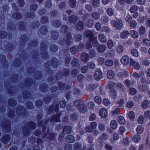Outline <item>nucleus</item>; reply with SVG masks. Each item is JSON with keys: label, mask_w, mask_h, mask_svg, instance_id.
Wrapping results in <instances>:
<instances>
[{"label": "nucleus", "mask_w": 150, "mask_h": 150, "mask_svg": "<svg viewBox=\"0 0 150 150\" xmlns=\"http://www.w3.org/2000/svg\"><path fill=\"white\" fill-rule=\"evenodd\" d=\"M86 36L89 37L90 40L86 44V49H89L91 48V42L93 46H96L98 45V42L97 40V37H93L92 32L91 31H88L86 32Z\"/></svg>", "instance_id": "1"}, {"label": "nucleus", "mask_w": 150, "mask_h": 150, "mask_svg": "<svg viewBox=\"0 0 150 150\" xmlns=\"http://www.w3.org/2000/svg\"><path fill=\"white\" fill-rule=\"evenodd\" d=\"M27 127L24 126L23 128V134L24 136H28L30 133V130L35 129L36 128V124L33 122H28Z\"/></svg>", "instance_id": "2"}, {"label": "nucleus", "mask_w": 150, "mask_h": 150, "mask_svg": "<svg viewBox=\"0 0 150 150\" xmlns=\"http://www.w3.org/2000/svg\"><path fill=\"white\" fill-rule=\"evenodd\" d=\"M74 106L78 109L80 112H83L84 111V105L80 99L76 100L74 102Z\"/></svg>", "instance_id": "3"}, {"label": "nucleus", "mask_w": 150, "mask_h": 150, "mask_svg": "<svg viewBox=\"0 0 150 150\" xmlns=\"http://www.w3.org/2000/svg\"><path fill=\"white\" fill-rule=\"evenodd\" d=\"M67 40L63 39L59 42V44L62 45H64L66 44L67 45H69L72 43L73 40L72 39L70 33H67Z\"/></svg>", "instance_id": "4"}, {"label": "nucleus", "mask_w": 150, "mask_h": 150, "mask_svg": "<svg viewBox=\"0 0 150 150\" xmlns=\"http://www.w3.org/2000/svg\"><path fill=\"white\" fill-rule=\"evenodd\" d=\"M111 24L117 29L121 28L123 26L122 21L121 20H117L116 21L112 20L111 21Z\"/></svg>", "instance_id": "5"}, {"label": "nucleus", "mask_w": 150, "mask_h": 150, "mask_svg": "<svg viewBox=\"0 0 150 150\" xmlns=\"http://www.w3.org/2000/svg\"><path fill=\"white\" fill-rule=\"evenodd\" d=\"M26 111L22 106H19L16 109V113L19 116H24L26 114Z\"/></svg>", "instance_id": "6"}, {"label": "nucleus", "mask_w": 150, "mask_h": 150, "mask_svg": "<svg viewBox=\"0 0 150 150\" xmlns=\"http://www.w3.org/2000/svg\"><path fill=\"white\" fill-rule=\"evenodd\" d=\"M3 130L6 132H9L10 129V122L8 121H6L5 123H1Z\"/></svg>", "instance_id": "7"}, {"label": "nucleus", "mask_w": 150, "mask_h": 150, "mask_svg": "<svg viewBox=\"0 0 150 150\" xmlns=\"http://www.w3.org/2000/svg\"><path fill=\"white\" fill-rule=\"evenodd\" d=\"M103 73L99 69H98L95 72L94 78L96 80H99L103 77Z\"/></svg>", "instance_id": "8"}, {"label": "nucleus", "mask_w": 150, "mask_h": 150, "mask_svg": "<svg viewBox=\"0 0 150 150\" xmlns=\"http://www.w3.org/2000/svg\"><path fill=\"white\" fill-rule=\"evenodd\" d=\"M129 58L128 56L125 55L120 59L121 63L124 65H127L129 63Z\"/></svg>", "instance_id": "9"}, {"label": "nucleus", "mask_w": 150, "mask_h": 150, "mask_svg": "<svg viewBox=\"0 0 150 150\" xmlns=\"http://www.w3.org/2000/svg\"><path fill=\"white\" fill-rule=\"evenodd\" d=\"M130 65L133 66L134 69H138L140 67V66L138 62L135 61L134 59L130 58Z\"/></svg>", "instance_id": "10"}, {"label": "nucleus", "mask_w": 150, "mask_h": 150, "mask_svg": "<svg viewBox=\"0 0 150 150\" xmlns=\"http://www.w3.org/2000/svg\"><path fill=\"white\" fill-rule=\"evenodd\" d=\"M99 114L101 117L105 118L108 115V112L107 110L103 108L100 110Z\"/></svg>", "instance_id": "11"}, {"label": "nucleus", "mask_w": 150, "mask_h": 150, "mask_svg": "<svg viewBox=\"0 0 150 150\" xmlns=\"http://www.w3.org/2000/svg\"><path fill=\"white\" fill-rule=\"evenodd\" d=\"M59 109V105L57 104L55 105V107L53 105H52L50 106V107L48 109V111L50 113L52 112L54 110H55V111L56 112H57Z\"/></svg>", "instance_id": "12"}, {"label": "nucleus", "mask_w": 150, "mask_h": 150, "mask_svg": "<svg viewBox=\"0 0 150 150\" xmlns=\"http://www.w3.org/2000/svg\"><path fill=\"white\" fill-rule=\"evenodd\" d=\"M109 96L113 99H115L117 97L116 91L113 89H111L109 93Z\"/></svg>", "instance_id": "13"}, {"label": "nucleus", "mask_w": 150, "mask_h": 150, "mask_svg": "<svg viewBox=\"0 0 150 150\" xmlns=\"http://www.w3.org/2000/svg\"><path fill=\"white\" fill-rule=\"evenodd\" d=\"M108 78L110 79H113L115 76V74L113 71L111 70L108 71L107 74Z\"/></svg>", "instance_id": "14"}, {"label": "nucleus", "mask_w": 150, "mask_h": 150, "mask_svg": "<svg viewBox=\"0 0 150 150\" xmlns=\"http://www.w3.org/2000/svg\"><path fill=\"white\" fill-rule=\"evenodd\" d=\"M138 31L140 35H144L146 32V28L144 27L141 26L139 27Z\"/></svg>", "instance_id": "15"}, {"label": "nucleus", "mask_w": 150, "mask_h": 150, "mask_svg": "<svg viewBox=\"0 0 150 150\" xmlns=\"http://www.w3.org/2000/svg\"><path fill=\"white\" fill-rule=\"evenodd\" d=\"M10 139V136L8 134H6L4 136H3L1 139V141L3 143L6 144L7 142Z\"/></svg>", "instance_id": "16"}, {"label": "nucleus", "mask_w": 150, "mask_h": 150, "mask_svg": "<svg viewBox=\"0 0 150 150\" xmlns=\"http://www.w3.org/2000/svg\"><path fill=\"white\" fill-rule=\"evenodd\" d=\"M52 5L51 0H47L45 2V7L46 8H50L52 7Z\"/></svg>", "instance_id": "17"}, {"label": "nucleus", "mask_w": 150, "mask_h": 150, "mask_svg": "<svg viewBox=\"0 0 150 150\" xmlns=\"http://www.w3.org/2000/svg\"><path fill=\"white\" fill-rule=\"evenodd\" d=\"M66 141L69 143L73 142L75 141L74 137L71 135H69L66 137Z\"/></svg>", "instance_id": "18"}, {"label": "nucleus", "mask_w": 150, "mask_h": 150, "mask_svg": "<svg viewBox=\"0 0 150 150\" xmlns=\"http://www.w3.org/2000/svg\"><path fill=\"white\" fill-rule=\"evenodd\" d=\"M124 50L123 46L121 45H118L116 47V50L119 54H121L123 52Z\"/></svg>", "instance_id": "19"}, {"label": "nucleus", "mask_w": 150, "mask_h": 150, "mask_svg": "<svg viewBox=\"0 0 150 150\" xmlns=\"http://www.w3.org/2000/svg\"><path fill=\"white\" fill-rule=\"evenodd\" d=\"M40 32L43 35H46L48 32L47 27L45 26L42 27L40 29Z\"/></svg>", "instance_id": "20"}, {"label": "nucleus", "mask_w": 150, "mask_h": 150, "mask_svg": "<svg viewBox=\"0 0 150 150\" xmlns=\"http://www.w3.org/2000/svg\"><path fill=\"white\" fill-rule=\"evenodd\" d=\"M130 34L132 38L134 39L137 38L139 34L135 30H132L130 32Z\"/></svg>", "instance_id": "21"}, {"label": "nucleus", "mask_w": 150, "mask_h": 150, "mask_svg": "<svg viewBox=\"0 0 150 150\" xmlns=\"http://www.w3.org/2000/svg\"><path fill=\"white\" fill-rule=\"evenodd\" d=\"M117 122L115 120H113L111 121L110 123V127L114 129L117 128Z\"/></svg>", "instance_id": "22"}, {"label": "nucleus", "mask_w": 150, "mask_h": 150, "mask_svg": "<svg viewBox=\"0 0 150 150\" xmlns=\"http://www.w3.org/2000/svg\"><path fill=\"white\" fill-rule=\"evenodd\" d=\"M42 117V115L39 114L37 117V119L38 120V124L40 126H42L43 127L44 129H46V128L45 127L43 123V122L42 121H40V120L41 119Z\"/></svg>", "instance_id": "23"}, {"label": "nucleus", "mask_w": 150, "mask_h": 150, "mask_svg": "<svg viewBox=\"0 0 150 150\" xmlns=\"http://www.w3.org/2000/svg\"><path fill=\"white\" fill-rule=\"evenodd\" d=\"M96 87L94 85H89L86 87V90L88 92H92L96 88Z\"/></svg>", "instance_id": "24"}, {"label": "nucleus", "mask_w": 150, "mask_h": 150, "mask_svg": "<svg viewBox=\"0 0 150 150\" xmlns=\"http://www.w3.org/2000/svg\"><path fill=\"white\" fill-rule=\"evenodd\" d=\"M92 17L95 20H98L100 17V14L96 12H93L91 14Z\"/></svg>", "instance_id": "25"}, {"label": "nucleus", "mask_w": 150, "mask_h": 150, "mask_svg": "<svg viewBox=\"0 0 150 150\" xmlns=\"http://www.w3.org/2000/svg\"><path fill=\"white\" fill-rule=\"evenodd\" d=\"M59 114H57L52 117L51 121L52 122H58L59 121Z\"/></svg>", "instance_id": "26"}, {"label": "nucleus", "mask_w": 150, "mask_h": 150, "mask_svg": "<svg viewBox=\"0 0 150 150\" xmlns=\"http://www.w3.org/2000/svg\"><path fill=\"white\" fill-rule=\"evenodd\" d=\"M77 20V17L74 15L71 16L69 18V20L71 23H74L76 22Z\"/></svg>", "instance_id": "27"}, {"label": "nucleus", "mask_w": 150, "mask_h": 150, "mask_svg": "<svg viewBox=\"0 0 150 150\" xmlns=\"http://www.w3.org/2000/svg\"><path fill=\"white\" fill-rule=\"evenodd\" d=\"M51 65L54 68H56L57 67V61L56 58H54L52 59Z\"/></svg>", "instance_id": "28"}, {"label": "nucleus", "mask_w": 150, "mask_h": 150, "mask_svg": "<svg viewBox=\"0 0 150 150\" xmlns=\"http://www.w3.org/2000/svg\"><path fill=\"white\" fill-rule=\"evenodd\" d=\"M52 25L56 28L59 27L61 24V22L59 20H55L53 21L52 23Z\"/></svg>", "instance_id": "29"}, {"label": "nucleus", "mask_w": 150, "mask_h": 150, "mask_svg": "<svg viewBox=\"0 0 150 150\" xmlns=\"http://www.w3.org/2000/svg\"><path fill=\"white\" fill-rule=\"evenodd\" d=\"M72 131V129L71 127L67 126L64 127L63 130V132H65L67 134H69Z\"/></svg>", "instance_id": "30"}, {"label": "nucleus", "mask_w": 150, "mask_h": 150, "mask_svg": "<svg viewBox=\"0 0 150 150\" xmlns=\"http://www.w3.org/2000/svg\"><path fill=\"white\" fill-rule=\"evenodd\" d=\"M47 85L46 84H42L40 86V90L43 92H45L47 89Z\"/></svg>", "instance_id": "31"}, {"label": "nucleus", "mask_w": 150, "mask_h": 150, "mask_svg": "<svg viewBox=\"0 0 150 150\" xmlns=\"http://www.w3.org/2000/svg\"><path fill=\"white\" fill-rule=\"evenodd\" d=\"M81 145L80 143L79 142H76L75 143L74 146V150H81Z\"/></svg>", "instance_id": "32"}, {"label": "nucleus", "mask_w": 150, "mask_h": 150, "mask_svg": "<svg viewBox=\"0 0 150 150\" xmlns=\"http://www.w3.org/2000/svg\"><path fill=\"white\" fill-rule=\"evenodd\" d=\"M99 40L102 42H105L106 41V39L105 36L103 34L99 35L98 37Z\"/></svg>", "instance_id": "33"}, {"label": "nucleus", "mask_w": 150, "mask_h": 150, "mask_svg": "<svg viewBox=\"0 0 150 150\" xmlns=\"http://www.w3.org/2000/svg\"><path fill=\"white\" fill-rule=\"evenodd\" d=\"M129 34V31L126 30L124 31L121 33L120 37L122 39L125 38L128 36Z\"/></svg>", "instance_id": "34"}, {"label": "nucleus", "mask_w": 150, "mask_h": 150, "mask_svg": "<svg viewBox=\"0 0 150 150\" xmlns=\"http://www.w3.org/2000/svg\"><path fill=\"white\" fill-rule=\"evenodd\" d=\"M38 8V6L37 4H33L30 6V10L32 12L35 11Z\"/></svg>", "instance_id": "35"}, {"label": "nucleus", "mask_w": 150, "mask_h": 150, "mask_svg": "<svg viewBox=\"0 0 150 150\" xmlns=\"http://www.w3.org/2000/svg\"><path fill=\"white\" fill-rule=\"evenodd\" d=\"M117 120L119 123L122 125H123L125 123V120L122 116L119 117L118 118Z\"/></svg>", "instance_id": "36"}, {"label": "nucleus", "mask_w": 150, "mask_h": 150, "mask_svg": "<svg viewBox=\"0 0 150 150\" xmlns=\"http://www.w3.org/2000/svg\"><path fill=\"white\" fill-rule=\"evenodd\" d=\"M144 128L141 125H139L137 128V132L138 134H141L143 132Z\"/></svg>", "instance_id": "37"}, {"label": "nucleus", "mask_w": 150, "mask_h": 150, "mask_svg": "<svg viewBox=\"0 0 150 150\" xmlns=\"http://www.w3.org/2000/svg\"><path fill=\"white\" fill-rule=\"evenodd\" d=\"M83 27V23L81 22H79L76 25V28L78 30H82Z\"/></svg>", "instance_id": "38"}, {"label": "nucleus", "mask_w": 150, "mask_h": 150, "mask_svg": "<svg viewBox=\"0 0 150 150\" xmlns=\"http://www.w3.org/2000/svg\"><path fill=\"white\" fill-rule=\"evenodd\" d=\"M92 3L93 6L97 7L100 3V0H92Z\"/></svg>", "instance_id": "39"}, {"label": "nucleus", "mask_w": 150, "mask_h": 150, "mask_svg": "<svg viewBox=\"0 0 150 150\" xmlns=\"http://www.w3.org/2000/svg\"><path fill=\"white\" fill-rule=\"evenodd\" d=\"M24 97L25 98H30L31 95L30 93L27 91H24L23 93Z\"/></svg>", "instance_id": "40"}, {"label": "nucleus", "mask_w": 150, "mask_h": 150, "mask_svg": "<svg viewBox=\"0 0 150 150\" xmlns=\"http://www.w3.org/2000/svg\"><path fill=\"white\" fill-rule=\"evenodd\" d=\"M48 21V18L46 16H43L41 19V22L43 24L47 23Z\"/></svg>", "instance_id": "41"}, {"label": "nucleus", "mask_w": 150, "mask_h": 150, "mask_svg": "<svg viewBox=\"0 0 150 150\" xmlns=\"http://www.w3.org/2000/svg\"><path fill=\"white\" fill-rule=\"evenodd\" d=\"M106 47L105 45H100L98 48V51L100 52H103L105 50Z\"/></svg>", "instance_id": "42"}, {"label": "nucleus", "mask_w": 150, "mask_h": 150, "mask_svg": "<svg viewBox=\"0 0 150 150\" xmlns=\"http://www.w3.org/2000/svg\"><path fill=\"white\" fill-rule=\"evenodd\" d=\"M94 100L99 105H100L102 103V99L98 96H96L94 98Z\"/></svg>", "instance_id": "43"}, {"label": "nucleus", "mask_w": 150, "mask_h": 150, "mask_svg": "<svg viewBox=\"0 0 150 150\" xmlns=\"http://www.w3.org/2000/svg\"><path fill=\"white\" fill-rule=\"evenodd\" d=\"M69 5L70 6L73 8H74L76 7V0H69Z\"/></svg>", "instance_id": "44"}, {"label": "nucleus", "mask_w": 150, "mask_h": 150, "mask_svg": "<svg viewBox=\"0 0 150 150\" xmlns=\"http://www.w3.org/2000/svg\"><path fill=\"white\" fill-rule=\"evenodd\" d=\"M68 29V27L65 25H63L62 26L60 29V31L62 33H65L67 31Z\"/></svg>", "instance_id": "45"}, {"label": "nucleus", "mask_w": 150, "mask_h": 150, "mask_svg": "<svg viewBox=\"0 0 150 150\" xmlns=\"http://www.w3.org/2000/svg\"><path fill=\"white\" fill-rule=\"evenodd\" d=\"M16 3L18 6L22 7L24 5L25 2L24 0H17Z\"/></svg>", "instance_id": "46"}, {"label": "nucleus", "mask_w": 150, "mask_h": 150, "mask_svg": "<svg viewBox=\"0 0 150 150\" xmlns=\"http://www.w3.org/2000/svg\"><path fill=\"white\" fill-rule=\"evenodd\" d=\"M143 43L144 45L146 46L150 45V40L148 39L145 38L143 40Z\"/></svg>", "instance_id": "47"}, {"label": "nucleus", "mask_w": 150, "mask_h": 150, "mask_svg": "<svg viewBox=\"0 0 150 150\" xmlns=\"http://www.w3.org/2000/svg\"><path fill=\"white\" fill-rule=\"evenodd\" d=\"M78 59L76 58L74 59L72 61V65L73 67H77L78 65Z\"/></svg>", "instance_id": "48"}, {"label": "nucleus", "mask_w": 150, "mask_h": 150, "mask_svg": "<svg viewBox=\"0 0 150 150\" xmlns=\"http://www.w3.org/2000/svg\"><path fill=\"white\" fill-rule=\"evenodd\" d=\"M129 116L131 120H133L135 117L134 112L132 111H130L129 112Z\"/></svg>", "instance_id": "49"}, {"label": "nucleus", "mask_w": 150, "mask_h": 150, "mask_svg": "<svg viewBox=\"0 0 150 150\" xmlns=\"http://www.w3.org/2000/svg\"><path fill=\"white\" fill-rule=\"evenodd\" d=\"M21 15L18 13H13L12 15V17L14 19H18L21 18Z\"/></svg>", "instance_id": "50"}, {"label": "nucleus", "mask_w": 150, "mask_h": 150, "mask_svg": "<svg viewBox=\"0 0 150 150\" xmlns=\"http://www.w3.org/2000/svg\"><path fill=\"white\" fill-rule=\"evenodd\" d=\"M140 136L137 134L134 136L133 138V139L134 142L136 143H137L139 141L140 139Z\"/></svg>", "instance_id": "51"}, {"label": "nucleus", "mask_w": 150, "mask_h": 150, "mask_svg": "<svg viewBox=\"0 0 150 150\" xmlns=\"http://www.w3.org/2000/svg\"><path fill=\"white\" fill-rule=\"evenodd\" d=\"M138 10V7L137 6L134 5L131 7L130 8L129 10L131 13H134L137 11Z\"/></svg>", "instance_id": "52"}, {"label": "nucleus", "mask_w": 150, "mask_h": 150, "mask_svg": "<svg viewBox=\"0 0 150 150\" xmlns=\"http://www.w3.org/2000/svg\"><path fill=\"white\" fill-rule=\"evenodd\" d=\"M16 104V102L13 99H10L8 101V104L9 106H13Z\"/></svg>", "instance_id": "53"}, {"label": "nucleus", "mask_w": 150, "mask_h": 150, "mask_svg": "<svg viewBox=\"0 0 150 150\" xmlns=\"http://www.w3.org/2000/svg\"><path fill=\"white\" fill-rule=\"evenodd\" d=\"M131 53L132 55L134 57H138L139 54L137 50L135 49H133L131 51Z\"/></svg>", "instance_id": "54"}, {"label": "nucleus", "mask_w": 150, "mask_h": 150, "mask_svg": "<svg viewBox=\"0 0 150 150\" xmlns=\"http://www.w3.org/2000/svg\"><path fill=\"white\" fill-rule=\"evenodd\" d=\"M65 150H72V145L69 144H66L64 146Z\"/></svg>", "instance_id": "55"}, {"label": "nucleus", "mask_w": 150, "mask_h": 150, "mask_svg": "<svg viewBox=\"0 0 150 150\" xmlns=\"http://www.w3.org/2000/svg\"><path fill=\"white\" fill-rule=\"evenodd\" d=\"M98 128L100 131H103L105 129V126L103 124L100 123L98 125Z\"/></svg>", "instance_id": "56"}, {"label": "nucleus", "mask_w": 150, "mask_h": 150, "mask_svg": "<svg viewBox=\"0 0 150 150\" xmlns=\"http://www.w3.org/2000/svg\"><path fill=\"white\" fill-rule=\"evenodd\" d=\"M50 14L52 17H56L57 15H59V13L55 10H53L50 12Z\"/></svg>", "instance_id": "57"}, {"label": "nucleus", "mask_w": 150, "mask_h": 150, "mask_svg": "<svg viewBox=\"0 0 150 150\" xmlns=\"http://www.w3.org/2000/svg\"><path fill=\"white\" fill-rule=\"evenodd\" d=\"M137 92L136 90L134 88H131L129 90V93L132 95H134L136 94Z\"/></svg>", "instance_id": "58"}, {"label": "nucleus", "mask_w": 150, "mask_h": 150, "mask_svg": "<svg viewBox=\"0 0 150 150\" xmlns=\"http://www.w3.org/2000/svg\"><path fill=\"white\" fill-rule=\"evenodd\" d=\"M103 104L105 106H108L110 104V102L107 98L104 99L103 101Z\"/></svg>", "instance_id": "59"}, {"label": "nucleus", "mask_w": 150, "mask_h": 150, "mask_svg": "<svg viewBox=\"0 0 150 150\" xmlns=\"http://www.w3.org/2000/svg\"><path fill=\"white\" fill-rule=\"evenodd\" d=\"M47 48V46L44 42H42L41 44V49L42 51H45Z\"/></svg>", "instance_id": "60"}, {"label": "nucleus", "mask_w": 150, "mask_h": 150, "mask_svg": "<svg viewBox=\"0 0 150 150\" xmlns=\"http://www.w3.org/2000/svg\"><path fill=\"white\" fill-rule=\"evenodd\" d=\"M52 37L54 40L57 39L58 37V34L57 32H53L52 34Z\"/></svg>", "instance_id": "61"}, {"label": "nucleus", "mask_w": 150, "mask_h": 150, "mask_svg": "<svg viewBox=\"0 0 150 150\" xmlns=\"http://www.w3.org/2000/svg\"><path fill=\"white\" fill-rule=\"evenodd\" d=\"M149 104V102L147 100H145L144 102L142 103V107L144 109H146Z\"/></svg>", "instance_id": "62"}, {"label": "nucleus", "mask_w": 150, "mask_h": 150, "mask_svg": "<svg viewBox=\"0 0 150 150\" xmlns=\"http://www.w3.org/2000/svg\"><path fill=\"white\" fill-rule=\"evenodd\" d=\"M130 26L132 28H135L137 26V23L136 21L134 20H132L129 23Z\"/></svg>", "instance_id": "63"}, {"label": "nucleus", "mask_w": 150, "mask_h": 150, "mask_svg": "<svg viewBox=\"0 0 150 150\" xmlns=\"http://www.w3.org/2000/svg\"><path fill=\"white\" fill-rule=\"evenodd\" d=\"M107 46L108 48L111 49L114 46L113 42L112 40H109L107 43Z\"/></svg>", "instance_id": "64"}]
</instances>
